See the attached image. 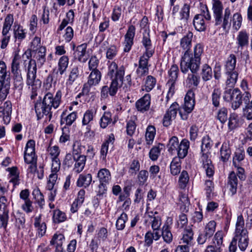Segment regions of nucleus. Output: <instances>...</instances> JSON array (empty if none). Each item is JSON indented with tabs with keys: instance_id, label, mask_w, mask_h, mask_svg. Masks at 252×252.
Returning <instances> with one entry per match:
<instances>
[{
	"instance_id": "1",
	"label": "nucleus",
	"mask_w": 252,
	"mask_h": 252,
	"mask_svg": "<svg viewBox=\"0 0 252 252\" xmlns=\"http://www.w3.org/2000/svg\"><path fill=\"white\" fill-rule=\"evenodd\" d=\"M212 9L216 26L220 25L224 31L228 32L232 22L234 29L238 30L240 29L242 23V17L240 13L234 14L231 19L230 9L226 7L223 13L222 4L219 0H213Z\"/></svg>"
},
{
	"instance_id": "2",
	"label": "nucleus",
	"mask_w": 252,
	"mask_h": 252,
	"mask_svg": "<svg viewBox=\"0 0 252 252\" xmlns=\"http://www.w3.org/2000/svg\"><path fill=\"white\" fill-rule=\"evenodd\" d=\"M62 97V92L58 91L55 97L50 93H47L42 100L40 98L34 103V109L37 120L45 117V122H49L52 118V109H56L59 106Z\"/></svg>"
},
{
	"instance_id": "3",
	"label": "nucleus",
	"mask_w": 252,
	"mask_h": 252,
	"mask_svg": "<svg viewBox=\"0 0 252 252\" xmlns=\"http://www.w3.org/2000/svg\"><path fill=\"white\" fill-rule=\"evenodd\" d=\"M203 52V46L200 43L194 47L193 53L190 50H186L180 61L181 72L187 73L189 70L192 73H196L200 67Z\"/></svg>"
},
{
	"instance_id": "4",
	"label": "nucleus",
	"mask_w": 252,
	"mask_h": 252,
	"mask_svg": "<svg viewBox=\"0 0 252 252\" xmlns=\"http://www.w3.org/2000/svg\"><path fill=\"white\" fill-rule=\"evenodd\" d=\"M125 74V68L123 66L118 68L117 63L112 62L108 65L107 76L112 82L110 86V95L114 96L117 93L119 87H121L123 83Z\"/></svg>"
},
{
	"instance_id": "5",
	"label": "nucleus",
	"mask_w": 252,
	"mask_h": 252,
	"mask_svg": "<svg viewBox=\"0 0 252 252\" xmlns=\"http://www.w3.org/2000/svg\"><path fill=\"white\" fill-rule=\"evenodd\" d=\"M245 222L242 215H239L237 217L235 235L233 237L234 240L237 242L238 241V247L240 249L244 251L248 245V231L244 227Z\"/></svg>"
},
{
	"instance_id": "6",
	"label": "nucleus",
	"mask_w": 252,
	"mask_h": 252,
	"mask_svg": "<svg viewBox=\"0 0 252 252\" xmlns=\"http://www.w3.org/2000/svg\"><path fill=\"white\" fill-rule=\"evenodd\" d=\"M37 67L35 61H31L29 62L28 66L27 84L32 87V93L31 95L32 99H34L37 95L36 90L40 88L41 82L38 79H36Z\"/></svg>"
},
{
	"instance_id": "7",
	"label": "nucleus",
	"mask_w": 252,
	"mask_h": 252,
	"mask_svg": "<svg viewBox=\"0 0 252 252\" xmlns=\"http://www.w3.org/2000/svg\"><path fill=\"white\" fill-rule=\"evenodd\" d=\"M101 78V74L99 70H92L89 76L88 82L84 85L82 94L83 95H89L91 88L97 85Z\"/></svg>"
},
{
	"instance_id": "8",
	"label": "nucleus",
	"mask_w": 252,
	"mask_h": 252,
	"mask_svg": "<svg viewBox=\"0 0 252 252\" xmlns=\"http://www.w3.org/2000/svg\"><path fill=\"white\" fill-rule=\"evenodd\" d=\"M216 228V222L211 220L204 227L203 231L200 233L197 238V242L199 244H203L213 236Z\"/></svg>"
},
{
	"instance_id": "9",
	"label": "nucleus",
	"mask_w": 252,
	"mask_h": 252,
	"mask_svg": "<svg viewBox=\"0 0 252 252\" xmlns=\"http://www.w3.org/2000/svg\"><path fill=\"white\" fill-rule=\"evenodd\" d=\"M169 80L166 86L169 88L168 96H172L174 93L175 83L177 79L179 73V68L177 65L174 64L168 71Z\"/></svg>"
},
{
	"instance_id": "10",
	"label": "nucleus",
	"mask_w": 252,
	"mask_h": 252,
	"mask_svg": "<svg viewBox=\"0 0 252 252\" xmlns=\"http://www.w3.org/2000/svg\"><path fill=\"white\" fill-rule=\"evenodd\" d=\"M35 154V142L33 140L28 141L24 152V160L27 163H36Z\"/></svg>"
},
{
	"instance_id": "11",
	"label": "nucleus",
	"mask_w": 252,
	"mask_h": 252,
	"mask_svg": "<svg viewBox=\"0 0 252 252\" xmlns=\"http://www.w3.org/2000/svg\"><path fill=\"white\" fill-rule=\"evenodd\" d=\"M12 104L10 101H6L0 106V118L2 119L4 124L7 125L11 120Z\"/></svg>"
},
{
	"instance_id": "12",
	"label": "nucleus",
	"mask_w": 252,
	"mask_h": 252,
	"mask_svg": "<svg viewBox=\"0 0 252 252\" xmlns=\"http://www.w3.org/2000/svg\"><path fill=\"white\" fill-rule=\"evenodd\" d=\"M135 28L133 25H130L125 35L124 42V51L128 52L133 44V38L135 36Z\"/></svg>"
},
{
	"instance_id": "13",
	"label": "nucleus",
	"mask_w": 252,
	"mask_h": 252,
	"mask_svg": "<svg viewBox=\"0 0 252 252\" xmlns=\"http://www.w3.org/2000/svg\"><path fill=\"white\" fill-rule=\"evenodd\" d=\"M178 105L177 103H173L164 116L163 119V125L165 126H168L171 124V122L176 116Z\"/></svg>"
},
{
	"instance_id": "14",
	"label": "nucleus",
	"mask_w": 252,
	"mask_h": 252,
	"mask_svg": "<svg viewBox=\"0 0 252 252\" xmlns=\"http://www.w3.org/2000/svg\"><path fill=\"white\" fill-rule=\"evenodd\" d=\"M150 104L151 95L147 94L136 102L135 106L138 111L144 112L149 110Z\"/></svg>"
},
{
	"instance_id": "15",
	"label": "nucleus",
	"mask_w": 252,
	"mask_h": 252,
	"mask_svg": "<svg viewBox=\"0 0 252 252\" xmlns=\"http://www.w3.org/2000/svg\"><path fill=\"white\" fill-rule=\"evenodd\" d=\"M201 160L207 176L209 177L213 176L214 173V166L211 159L209 158V155L203 153L201 157Z\"/></svg>"
},
{
	"instance_id": "16",
	"label": "nucleus",
	"mask_w": 252,
	"mask_h": 252,
	"mask_svg": "<svg viewBox=\"0 0 252 252\" xmlns=\"http://www.w3.org/2000/svg\"><path fill=\"white\" fill-rule=\"evenodd\" d=\"M195 104L194 94L192 91L188 92L185 97L184 110L187 113H190Z\"/></svg>"
},
{
	"instance_id": "17",
	"label": "nucleus",
	"mask_w": 252,
	"mask_h": 252,
	"mask_svg": "<svg viewBox=\"0 0 252 252\" xmlns=\"http://www.w3.org/2000/svg\"><path fill=\"white\" fill-rule=\"evenodd\" d=\"M86 159L87 157L84 155L74 156L73 160L75 163L73 171L77 173L81 172L85 167Z\"/></svg>"
},
{
	"instance_id": "18",
	"label": "nucleus",
	"mask_w": 252,
	"mask_h": 252,
	"mask_svg": "<svg viewBox=\"0 0 252 252\" xmlns=\"http://www.w3.org/2000/svg\"><path fill=\"white\" fill-rule=\"evenodd\" d=\"M46 49L45 47H40L37 50L32 52L34 53L33 58H35L36 61L34 60H31L30 61H34L38 66L41 67L46 61Z\"/></svg>"
},
{
	"instance_id": "19",
	"label": "nucleus",
	"mask_w": 252,
	"mask_h": 252,
	"mask_svg": "<svg viewBox=\"0 0 252 252\" xmlns=\"http://www.w3.org/2000/svg\"><path fill=\"white\" fill-rule=\"evenodd\" d=\"M95 113V111L91 109L87 110L84 114L82 120V125L83 126H87L86 129L87 132L85 133L86 134L90 132L93 133V131H91V124L93 120Z\"/></svg>"
},
{
	"instance_id": "20",
	"label": "nucleus",
	"mask_w": 252,
	"mask_h": 252,
	"mask_svg": "<svg viewBox=\"0 0 252 252\" xmlns=\"http://www.w3.org/2000/svg\"><path fill=\"white\" fill-rule=\"evenodd\" d=\"M10 80V79H0V100H4L9 94Z\"/></svg>"
},
{
	"instance_id": "21",
	"label": "nucleus",
	"mask_w": 252,
	"mask_h": 252,
	"mask_svg": "<svg viewBox=\"0 0 252 252\" xmlns=\"http://www.w3.org/2000/svg\"><path fill=\"white\" fill-rule=\"evenodd\" d=\"M193 25L195 29L199 32L206 30V25L202 14H196L193 20Z\"/></svg>"
},
{
	"instance_id": "22",
	"label": "nucleus",
	"mask_w": 252,
	"mask_h": 252,
	"mask_svg": "<svg viewBox=\"0 0 252 252\" xmlns=\"http://www.w3.org/2000/svg\"><path fill=\"white\" fill-rule=\"evenodd\" d=\"M189 147V142L187 139H183L176 151L177 152L178 158H184L187 155Z\"/></svg>"
},
{
	"instance_id": "23",
	"label": "nucleus",
	"mask_w": 252,
	"mask_h": 252,
	"mask_svg": "<svg viewBox=\"0 0 252 252\" xmlns=\"http://www.w3.org/2000/svg\"><path fill=\"white\" fill-rule=\"evenodd\" d=\"M142 43L146 49L145 53H146L149 57L152 56L154 53V49L152 48L151 40L149 32L143 34Z\"/></svg>"
},
{
	"instance_id": "24",
	"label": "nucleus",
	"mask_w": 252,
	"mask_h": 252,
	"mask_svg": "<svg viewBox=\"0 0 252 252\" xmlns=\"http://www.w3.org/2000/svg\"><path fill=\"white\" fill-rule=\"evenodd\" d=\"M167 223H165L162 228V236L164 241L167 243H170L172 242L173 239V235L171 232L169 222L172 223V220L168 218L167 220Z\"/></svg>"
},
{
	"instance_id": "25",
	"label": "nucleus",
	"mask_w": 252,
	"mask_h": 252,
	"mask_svg": "<svg viewBox=\"0 0 252 252\" xmlns=\"http://www.w3.org/2000/svg\"><path fill=\"white\" fill-rule=\"evenodd\" d=\"M238 184V179L236 174L234 172H231L228 177L227 182V188L232 195L236 193Z\"/></svg>"
},
{
	"instance_id": "26",
	"label": "nucleus",
	"mask_w": 252,
	"mask_h": 252,
	"mask_svg": "<svg viewBox=\"0 0 252 252\" xmlns=\"http://www.w3.org/2000/svg\"><path fill=\"white\" fill-rule=\"evenodd\" d=\"M86 48L87 44H82L78 46L75 51V57L81 62L85 63L87 60V58L86 56Z\"/></svg>"
},
{
	"instance_id": "27",
	"label": "nucleus",
	"mask_w": 252,
	"mask_h": 252,
	"mask_svg": "<svg viewBox=\"0 0 252 252\" xmlns=\"http://www.w3.org/2000/svg\"><path fill=\"white\" fill-rule=\"evenodd\" d=\"M236 40L238 48L242 49L244 47L248 45L249 34L246 31H241L238 33Z\"/></svg>"
},
{
	"instance_id": "28",
	"label": "nucleus",
	"mask_w": 252,
	"mask_h": 252,
	"mask_svg": "<svg viewBox=\"0 0 252 252\" xmlns=\"http://www.w3.org/2000/svg\"><path fill=\"white\" fill-rule=\"evenodd\" d=\"M41 222V215L36 217L34 219V225L37 228L38 236L42 237L46 231V225L45 222Z\"/></svg>"
},
{
	"instance_id": "29",
	"label": "nucleus",
	"mask_w": 252,
	"mask_h": 252,
	"mask_svg": "<svg viewBox=\"0 0 252 252\" xmlns=\"http://www.w3.org/2000/svg\"><path fill=\"white\" fill-rule=\"evenodd\" d=\"M92 181V177L91 174H82L79 176L77 181V186L79 187H88Z\"/></svg>"
},
{
	"instance_id": "30",
	"label": "nucleus",
	"mask_w": 252,
	"mask_h": 252,
	"mask_svg": "<svg viewBox=\"0 0 252 252\" xmlns=\"http://www.w3.org/2000/svg\"><path fill=\"white\" fill-rule=\"evenodd\" d=\"M20 56L18 54H16L12 59L11 64V71L13 75L22 74L20 67Z\"/></svg>"
},
{
	"instance_id": "31",
	"label": "nucleus",
	"mask_w": 252,
	"mask_h": 252,
	"mask_svg": "<svg viewBox=\"0 0 252 252\" xmlns=\"http://www.w3.org/2000/svg\"><path fill=\"white\" fill-rule=\"evenodd\" d=\"M179 205L180 206V210L183 212H188L189 205V201L187 194L181 192L179 196Z\"/></svg>"
},
{
	"instance_id": "32",
	"label": "nucleus",
	"mask_w": 252,
	"mask_h": 252,
	"mask_svg": "<svg viewBox=\"0 0 252 252\" xmlns=\"http://www.w3.org/2000/svg\"><path fill=\"white\" fill-rule=\"evenodd\" d=\"M233 96L231 100L232 103V108L236 110L240 107L242 103V95L240 91L238 89H234V94H233Z\"/></svg>"
},
{
	"instance_id": "33",
	"label": "nucleus",
	"mask_w": 252,
	"mask_h": 252,
	"mask_svg": "<svg viewBox=\"0 0 252 252\" xmlns=\"http://www.w3.org/2000/svg\"><path fill=\"white\" fill-rule=\"evenodd\" d=\"M13 22L12 15L8 14L5 18L2 30V36H10L9 33Z\"/></svg>"
},
{
	"instance_id": "34",
	"label": "nucleus",
	"mask_w": 252,
	"mask_h": 252,
	"mask_svg": "<svg viewBox=\"0 0 252 252\" xmlns=\"http://www.w3.org/2000/svg\"><path fill=\"white\" fill-rule=\"evenodd\" d=\"M192 37V32H189L187 34L181 39V47L184 50H190L189 49L191 45Z\"/></svg>"
},
{
	"instance_id": "35",
	"label": "nucleus",
	"mask_w": 252,
	"mask_h": 252,
	"mask_svg": "<svg viewBox=\"0 0 252 252\" xmlns=\"http://www.w3.org/2000/svg\"><path fill=\"white\" fill-rule=\"evenodd\" d=\"M97 177L100 183L108 184L111 180V176L109 170L106 168H102L99 170L97 173Z\"/></svg>"
},
{
	"instance_id": "36",
	"label": "nucleus",
	"mask_w": 252,
	"mask_h": 252,
	"mask_svg": "<svg viewBox=\"0 0 252 252\" xmlns=\"http://www.w3.org/2000/svg\"><path fill=\"white\" fill-rule=\"evenodd\" d=\"M64 237L63 235L61 234H55L52 240L50 241V243L52 245H56V250L58 252H62L63 250L62 248L63 241L64 240Z\"/></svg>"
},
{
	"instance_id": "37",
	"label": "nucleus",
	"mask_w": 252,
	"mask_h": 252,
	"mask_svg": "<svg viewBox=\"0 0 252 252\" xmlns=\"http://www.w3.org/2000/svg\"><path fill=\"white\" fill-rule=\"evenodd\" d=\"M7 170L10 173L9 182L13 184L14 187H15L16 185H18L19 184V173L18 171V169L17 167L8 168L7 169Z\"/></svg>"
},
{
	"instance_id": "38",
	"label": "nucleus",
	"mask_w": 252,
	"mask_h": 252,
	"mask_svg": "<svg viewBox=\"0 0 252 252\" xmlns=\"http://www.w3.org/2000/svg\"><path fill=\"white\" fill-rule=\"evenodd\" d=\"M221 159L223 161H226L231 155V151L228 143L224 142L222 144L220 150Z\"/></svg>"
},
{
	"instance_id": "39",
	"label": "nucleus",
	"mask_w": 252,
	"mask_h": 252,
	"mask_svg": "<svg viewBox=\"0 0 252 252\" xmlns=\"http://www.w3.org/2000/svg\"><path fill=\"white\" fill-rule=\"evenodd\" d=\"M241 125V122L239 119L238 115L235 113H232L230 115L229 118L228 124V128L230 130H233Z\"/></svg>"
},
{
	"instance_id": "40",
	"label": "nucleus",
	"mask_w": 252,
	"mask_h": 252,
	"mask_svg": "<svg viewBox=\"0 0 252 252\" xmlns=\"http://www.w3.org/2000/svg\"><path fill=\"white\" fill-rule=\"evenodd\" d=\"M223 233L222 231H217L213 239V246L217 250H220L223 243Z\"/></svg>"
},
{
	"instance_id": "41",
	"label": "nucleus",
	"mask_w": 252,
	"mask_h": 252,
	"mask_svg": "<svg viewBox=\"0 0 252 252\" xmlns=\"http://www.w3.org/2000/svg\"><path fill=\"white\" fill-rule=\"evenodd\" d=\"M245 157V151L241 149H238L235 152L233 158V164L235 167L240 166V163L242 161Z\"/></svg>"
},
{
	"instance_id": "42",
	"label": "nucleus",
	"mask_w": 252,
	"mask_h": 252,
	"mask_svg": "<svg viewBox=\"0 0 252 252\" xmlns=\"http://www.w3.org/2000/svg\"><path fill=\"white\" fill-rule=\"evenodd\" d=\"M181 171L180 159L178 158H174L170 164V172L173 175H178Z\"/></svg>"
},
{
	"instance_id": "43",
	"label": "nucleus",
	"mask_w": 252,
	"mask_h": 252,
	"mask_svg": "<svg viewBox=\"0 0 252 252\" xmlns=\"http://www.w3.org/2000/svg\"><path fill=\"white\" fill-rule=\"evenodd\" d=\"M236 58L234 54H231L227 59L225 65V69L227 72L234 71L236 66Z\"/></svg>"
},
{
	"instance_id": "44",
	"label": "nucleus",
	"mask_w": 252,
	"mask_h": 252,
	"mask_svg": "<svg viewBox=\"0 0 252 252\" xmlns=\"http://www.w3.org/2000/svg\"><path fill=\"white\" fill-rule=\"evenodd\" d=\"M156 133V129L154 126H149L147 128L145 138L147 144L151 145L153 143Z\"/></svg>"
},
{
	"instance_id": "45",
	"label": "nucleus",
	"mask_w": 252,
	"mask_h": 252,
	"mask_svg": "<svg viewBox=\"0 0 252 252\" xmlns=\"http://www.w3.org/2000/svg\"><path fill=\"white\" fill-rule=\"evenodd\" d=\"M68 58L66 56H62L59 60L58 63L59 71L61 75H63L68 66Z\"/></svg>"
},
{
	"instance_id": "46",
	"label": "nucleus",
	"mask_w": 252,
	"mask_h": 252,
	"mask_svg": "<svg viewBox=\"0 0 252 252\" xmlns=\"http://www.w3.org/2000/svg\"><path fill=\"white\" fill-rule=\"evenodd\" d=\"M226 73L227 74V78L226 84L229 87H232L236 82L238 74L236 71H226Z\"/></svg>"
},
{
	"instance_id": "47",
	"label": "nucleus",
	"mask_w": 252,
	"mask_h": 252,
	"mask_svg": "<svg viewBox=\"0 0 252 252\" xmlns=\"http://www.w3.org/2000/svg\"><path fill=\"white\" fill-rule=\"evenodd\" d=\"M194 73L191 72V73L189 74L186 80V83L189 87H196L198 85L199 78Z\"/></svg>"
},
{
	"instance_id": "48",
	"label": "nucleus",
	"mask_w": 252,
	"mask_h": 252,
	"mask_svg": "<svg viewBox=\"0 0 252 252\" xmlns=\"http://www.w3.org/2000/svg\"><path fill=\"white\" fill-rule=\"evenodd\" d=\"M193 233L190 228L185 230L182 240L184 243L187 245H190L193 240Z\"/></svg>"
},
{
	"instance_id": "49",
	"label": "nucleus",
	"mask_w": 252,
	"mask_h": 252,
	"mask_svg": "<svg viewBox=\"0 0 252 252\" xmlns=\"http://www.w3.org/2000/svg\"><path fill=\"white\" fill-rule=\"evenodd\" d=\"M149 176V172L146 170H141L137 175V183L139 186L146 184Z\"/></svg>"
},
{
	"instance_id": "50",
	"label": "nucleus",
	"mask_w": 252,
	"mask_h": 252,
	"mask_svg": "<svg viewBox=\"0 0 252 252\" xmlns=\"http://www.w3.org/2000/svg\"><path fill=\"white\" fill-rule=\"evenodd\" d=\"M128 220L127 215L125 213H123L118 218L116 221V228L118 230H122L125 227V223Z\"/></svg>"
},
{
	"instance_id": "51",
	"label": "nucleus",
	"mask_w": 252,
	"mask_h": 252,
	"mask_svg": "<svg viewBox=\"0 0 252 252\" xmlns=\"http://www.w3.org/2000/svg\"><path fill=\"white\" fill-rule=\"evenodd\" d=\"M201 74L204 81H207L209 80L212 77L211 68L208 64H204L202 67Z\"/></svg>"
},
{
	"instance_id": "52",
	"label": "nucleus",
	"mask_w": 252,
	"mask_h": 252,
	"mask_svg": "<svg viewBox=\"0 0 252 252\" xmlns=\"http://www.w3.org/2000/svg\"><path fill=\"white\" fill-rule=\"evenodd\" d=\"M10 72L7 70L5 63L0 61V79H8L10 78Z\"/></svg>"
},
{
	"instance_id": "53",
	"label": "nucleus",
	"mask_w": 252,
	"mask_h": 252,
	"mask_svg": "<svg viewBox=\"0 0 252 252\" xmlns=\"http://www.w3.org/2000/svg\"><path fill=\"white\" fill-rule=\"evenodd\" d=\"M178 139L176 136L172 137L167 145L168 150L170 153H172L173 151H176L179 146Z\"/></svg>"
},
{
	"instance_id": "54",
	"label": "nucleus",
	"mask_w": 252,
	"mask_h": 252,
	"mask_svg": "<svg viewBox=\"0 0 252 252\" xmlns=\"http://www.w3.org/2000/svg\"><path fill=\"white\" fill-rule=\"evenodd\" d=\"M190 5L185 3L180 12L181 20L187 21L189 17Z\"/></svg>"
},
{
	"instance_id": "55",
	"label": "nucleus",
	"mask_w": 252,
	"mask_h": 252,
	"mask_svg": "<svg viewBox=\"0 0 252 252\" xmlns=\"http://www.w3.org/2000/svg\"><path fill=\"white\" fill-rule=\"evenodd\" d=\"M189 180V177L188 172L185 170H183L179 177V184L180 188L184 189L186 187Z\"/></svg>"
},
{
	"instance_id": "56",
	"label": "nucleus",
	"mask_w": 252,
	"mask_h": 252,
	"mask_svg": "<svg viewBox=\"0 0 252 252\" xmlns=\"http://www.w3.org/2000/svg\"><path fill=\"white\" fill-rule=\"evenodd\" d=\"M78 67L77 66H74L70 71L67 83L70 85H72L75 80L78 78Z\"/></svg>"
},
{
	"instance_id": "57",
	"label": "nucleus",
	"mask_w": 252,
	"mask_h": 252,
	"mask_svg": "<svg viewBox=\"0 0 252 252\" xmlns=\"http://www.w3.org/2000/svg\"><path fill=\"white\" fill-rule=\"evenodd\" d=\"M111 121V113L108 112H105L100 119V126L103 128H106Z\"/></svg>"
},
{
	"instance_id": "58",
	"label": "nucleus",
	"mask_w": 252,
	"mask_h": 252,
	"mask_svg": "<svg viewBox=\"0 0 252 252\" xmlns=\"http://www.w3.org/2000/svg\"><path fill=\"white\" fill-rule=\"evenodd\" d=\"M221 92L219 89H215L212 94V101L213 105L218 107L220 105V99Z\"/></svg>"
},
{
	"instance_id": "59",
	"label": "nucleus",
	"mask_w": 252,
	"mask_h": 252,
	"mask_svg": "<svg viewBox=\"0 0 252 252\" xmlns=\"http://www.w3.org/2000/svg\"><path fill=\"white\" fill-rule=\"evenodd\" d=\"M53 220L54 222L60 223L66 220L65 213L59 210H56L54 212Z\"/></svg>"
},
{
	"instance_id": "60",
	"label": "nucleus",
	"mask_w": 252,
	"mask_h": 252,
	"mask_svg": "<svg viewBox=\"0 0 252 252\" xmlns=\"http://www.w3.org/2000/svg\"><path fill=\"white\" fill-rule=\"evenodd\" d=\"M16 219L15 225L17 228L20 229L21 228H24L25 223V215L19 213H17L15 216Z\"/></svg>"
},
{
	"instance_id": "61",
	"label": "nucleus",
	"mask_w": 252,
	"mask_h": 252,
	"mask_svg": "<svg viewBox=\"0 0 252 252\" xmlns=\"http://www.w3.org/2000/svg\"><path fill=\"white\" fill-rule=\"evenodd\" d=\"M212 145V141H211L209 136L206 135V136H204L202 140V152L205 150L209 151L211 149Z\"/></svg>"
},
{
	"instance_id": "62",
	"label": "nucleus",
	"mask_w": 252,
	"mask_h": 252,
	"mask_svg": "<svg viewBox=\"0 0 252 252\" xmlns=\"http://www.w3.org/2000/svg\"><path fill=\"white\" fill-rule=\"evenodd\" d=\"M156 83V80L154 77L149 75L148 76L145 82V90L147 92H149L153 89Z\"/></svg>"
},
{
	"instance_id": "63",
	"label": "nucleus",
	"mask_w": 252,
	"mask_h": 252,
	"mask_svg": "<svg viewBox=\"0 0 252 252\" xmlns=\"http://www.w3.org/2000/svg\"><path fill=\"white\" fill-rule=\"evenodd\" d=\"M217 119L222 123H224L227 119V110L225 108H222L218 112Z\"/></svg>"
},
{
	"instance_id": "64",
	"label": "nucleus",
	"mask_w": 252,
	"mask_h": 252,
	"mask_svg": "<svg viewBox=\"0 0 252 252\" xmlns=\"http://www.w3.org/2000/svg\"><path fill=\"white\" fill-rule=\"evenodd\" d=\"M14 85L15 88L21 90L23 86V81L22 74L13 75Z\"/></svg>"
}]
</instances>
